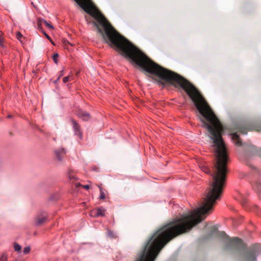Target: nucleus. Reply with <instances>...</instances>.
<instances>
[{"label":"nucleus","instance_id":"39448f33","mask_svg":"<svg viewBox=\"0 0 261 261\" xmlns=\"http://www.w3.org/2000/svg\"><path fill=\"white\" fill-rule=\"evenodd\" d=\"M47 218V215L46 212H42L40 213L36 218V224L40 225L44 223Z\"/></svg>","mask_w":261,"mask_h":261},{"label":"nucleus","instance_id":"b1692460","mask_svg":"<svg viewBox=\"0 0 261 261\" xmlns=\"http://www.w3.org/2000/svg\"><path fill=\"white\" fill-rule=\"evenodd\" d=\"M63 74H64L63 70L61 71L60 72V74L59 75V77H58V79L56 81H55V82L57 83V81L60 79V77H62L63 75Z\"/></svg>","mask_w":261,"mask_h":261},{"label":"nucleus","instance_id":"2eb2a0df","mask_svg":"<svg viewBox=\"0 0 261 261\" xmlns=\"http://www.w3.org/2000/svg\"><path fill=\"white\" fill-rule=\"evenodd\" d=\"M80 119L83 121H87L90 118V115H79Z\"/></svg>","mask_w":261,"mask_h":261},{"label":"nucleus","instance_id":"6ab92c4d","mask_svg":"<svg viewBox=\"0 0 261 261\" xmlns=\"http://www.w3.org/2000/svg\"><path fill=\"white\" fill-rule=\"evenodd\" d=\"M42 33L44 35V36L46 37V38L49 40L54 45V43H53V42L51 41V39L50 38V37L43 31V30H40Z\"/></svg>","mask_w":261,"mask_h":261},{"label":"nucleus","instance_id":"bb28decb","mask_svg":"<svg viewBox=\"0 0 261 261\" xmlns=\"http://www.w3.org/2000/svg\"><path fill=\"white\" fill-rule=\"evenodd\" d=\"M241 200V202H242V204H243V205L245 204V200L242 199V200Z\"/></svg>","mask_w":261,"mask_h":261},{"label":"nucleus","instance_id":"c756f323","mask_svg":"<svg viewBox=\"0 0 261 261\" xmlns=\"http://www.w3.org/2000/svg\"><path fill=\"white\" fill-rule=\"evenodd\" d=\"M240 196H241L240 198H243L242 195H241Z\"/></svg>","mask_w":261,"mask_h":261},{"label":"nucleus","instance_id":"393cba45","mask_svg":"<svg viewBox=\"0 0 261 261\" xmlns=\"http://www.w3.org/2000/svg\"><path fill=\"white\" fill-rule=\"evenodd\" d=\"M69 78H70V76H67L64 77L63 78V82H64V83H67V82L69 81Z\"/></svg>","mask_w":261,"mask_h":261},{"label":"nucleus","instance_id":"f257e3e1","mask_svg":"<svg viewBox=\"0 0 261 261\" xmlns=\"http://www.w3.org/2000/svg\"><path fill=\"white\" fill-rule=\"evenodd\" d=\"M197 116L202 125L207 129L208 136L212 140V146L216 159L213 173L205 164H201L199 167L205 173H211L213 182L205 194L201 205L162 226L148 241L136 261H154L165 244L177 236L190 231L204 220L213 210L216 201L220 198L225 181L228 162L226 148L222 137L223 126L217 115Z\"/></svg>","mask_w":261,"mask_h":261},{"label":"nucleus","instance_id":"f8f14e48","mask_svg":"<svg viewBox=\"0 0 261 261\" xmlns=\"http://www.w3.org/2000/svg\"><path fill=\"white\" fill-rule=\"evenodd\" d=\"M253 188L258 192H261V180L257 181Z\"/></svg>","mask_w":261,"mask_h":261},{"label":"nucleus","instance_id":"4468645a","mask_svg":"<svg viewBox=\"0 0 261 261\" xmlns=\"http://www.w3.org/2000/svg\"><path fill=\"white\" fill-rule=\"evenodd\" d=\"M98 187L99 188V191H100V195H99V199H105V192L103 190V189H102V188L97 185Z\"/></svg>","mask_w":261,"mask_h":261},{"label":"nucleus","instance_id":"1a4fd4ad","mask_svg":"<svg viewBox=\"0 0 261 261\" xmlns=\"http://www.w3.org/2000/svg\"><path fill=\"white\" fill-rule=\"evenodd\" d=\"M71 122L72 123V126H73V128L74 129V132L75 135L77 136L80 139H82V134L80 131L79 125L74 120H72Z\"/></svg>","mask_w":261,"mask_h":261},{"label":"nucleus","instance_id":"ddd939ff","mask_svg":"<svg viewBox=\"0 0 261 261\" xmlns=\"http://www.w3.org/2000/svg\"><path fill=\"white\" fill-rule=\"evenodd\" d=\"M3 33L2 32H0V46L2 48H5L6 47V46L5 45L4 39L3 37Z\"/></svg>","mask_w":261,"mask_h":261},{"label":"nucleus","instance_id":"f3484780","mask_svg":"<svg viewBox=\"0 0 261 261\" xmlns=\"http://www.w3.org/2000/svg\"><path fill=\"white\" fill-rule=\"evenodd\" d=\"M75 186L76 187H83L84 188H85L86 190H88L90 188L89 185H86L83 186L81 184H80V183L76 184Z\"/></svg>","mask_w":261,"mask_h":261},{"label":"nucleus","instance_id":"f03ea898","mask_svg":"<svg viewBox=\"0 0 261 261\" xmlns=\"http://www.w3.org/2000/svg\"><path fill=\"white\" fill-rule=\"evenodd\" d=\"M197 116L202 125L207 129L208 136L212 140V146L216 159L213 173L205 164H201L199 167L205 173H211L213 182L205 194L201 205L162 226L148 241L136 261H154L165 244L177 236L190 231L204 220L213 210L216 201L220 198L225 181L228 162L226 148L222 137L223 126L217 115Z\"/></svg>","mask_w":261,"mask_h":261},{"label":"nucleus","instance_id":"6e6552de","mask_svg":"<svg viewBox=\"0 0 261 261\" xmlns=\"http://www.w3.org/2000/svg\"><path fill=\"white\" fill-rule=\"evenodd\" d=\"M243 261H256L255 254L252 251H248L245 253Z\"/></svg>","mask_w":261,"mask_h":261},{"label":"nucleus","instance_id":"c85d7f7f","mask_svg":"<svg viewBox=\"0 0 261 261\" xmlns=\"http://www.w3.org/2000/svg\"><path fill=\"white\" fill-rule=\"evenodd\" d=\"M80 114L84 115V114H85L83 112H80Z\"/></svg>","mask_w":261,"mask_h":261},{"label":"nucleus","instance_id":"a211bd4d","mask_svg":"<svg viewBox=\"0 0 261 261\" xmlns=\"http://www.w3.org/2000/svg\"><path fill=\"white\" fill-rule=\"evenodd\" d=\"M30 250L31 248L29 246L25 247L23 250V252L24 254H27L29 253L30 251Z\"/></svg>","mask_w":261,"mask_h":261},{"label":"nucleus","instance_id":"20e7f679","mask_svg":"<svg viewBox=\"0 0 261 261\" xmlns=\"http://www.w3.org/2000/svg\"><path fill=\"white\" fill-rule=\"evenodd\" d=\"M218 235L224 240L227 248L242 249L244 247L242 241L237 238H230L224 231L219 232Z\"/></svg>","mask_w":261,"mask_h":261},{"label":"nucleus","instance_id":"5701e85b","mask_svg":"<svg viewBox=\"0 0 261 261\" xmlns=\"http://www.w3.org/2000/svg\"><path fill=\"white\" fill-rule=\"evenodd\" d=\"M108 236H109L111 238H114V235L113 234V231H111L110 230H108Z\"/></svg>","mask_w":261,"mask_h":261},{"label":"nucleus","instance_id":"0eeeda50","mask_svg":"<svg viewBox=\"0 0 261 261\" xmlns=\"http://www.w3.org/2000/svg\"><path fill=\"white\" fill-rule=\"evenodd\" d=\"M55 153L56 154V158L57 160L61 162L63 160V159L64 155L66 153V150L63 148H59L55 151Z\"/></svg>","mask_w":261,"mask_h":261},{"label":"nucleus","instance_id":"7ed1b4c3","mask_svg":"<svg viewBox=\"0 0 261 261\" xmlns=\"http://www.w3.org/2000/svg\"><path fill=\"white\" fill-rule=\"evenodd\" d=\"M235 128L233 130L236 132L231 134V139L234 143L238 146H243L247 150V155L251 156L254 155H260V151L261 149H257L256 147L251 143L242 144L238 133H241L244 135L247 134V131L251 129L247 123H238L234 124Z\"/></svg>","mask_w":261,"mask_h":261},{"label":"nucleus","instance_id":"a878e982","mask_svg":"<svg viewBox=\"0 0 261 261\" xmlns=\"http://www.w3.org/2000/svg\"><path fill=\"white\" fill-rule=\"evenodd\" d=\"M64 43L65 45L70 44L69 42L67 40H64Z\"/></svg>","mask_w":261,"mask_h":261},{"label":"nucleus","instance_id":"9b49d317","mask_svg":"<svg viewBox=\"0 0 261 261\" xmlns=\"http://www.w3.org/2000/svg\"><path fill=\"white\" fill-rule=\"evenodd\" d=\"M67 175L69 179L72 182L77 180V177L74 174L73 171L70 169L68 171Z\"/></svg>","mask_w":261,"mask_h":261},{"label":"nucleus","instance_id":"423d86ee","mask_svg":"<svg viewBox=\"0 0 261 261\" xmlns=\"http://www.w3.org/2000/svg\"><path fill=\"white\" fill-rule=\"evenodd\" d=\"M44 24L48 29L53 30V26L49 23L47 22L45 19L41 18H38L37 19V25L39 30H43L42 25Z\"/></svg>","mask_w":261,"mask_h":261},{"label":"nucleus","instance_id":"412c9836","mask_svg":"<svg viewBox=\"0 0 261 261\" xmlns=\"http://www.w3.org/2000/svg\"><path fill=\"white\" fill-rule=\"evenodd\" d=\"M16 37L17 39L22 42L21 38H22V35L20 32H17L16 33Z\"/></svg>","mask_w":261,"mask_h":261},{"label":"nucleus","instance_id":"9d476101","mask_svg":"<svg viewBox=\"0 0 261 261\" xmlns=\"http://www.w3.org/2000/svg\"><path fill=\"white\" fill-rule=\"evenodd\" d=\"M106 210L103 207H99L95 210L94 212V217H98L99 216L103 217L105 215V212Z\"/></svg>","mask_w":261,"mask_h":261},{"label":"nucleus","instance_id":"dca6fc26","mask_svg":"<svg viewBox=\"0 0 261 261\" xmlns=\"http://www.w3.org/2000/svg\"><path fill=\"white\" fill-rule=\"evenodd\" d=\"M14 249L16 251H20L21 249V246L17 243H14Z\"/></svg>","mask_w":261,"mask_h":261},{"label":"nucleus","instance_id":"cd10ccee","mask_svg":"<svg viewBox=\"0 0 261 261\" xmlns=\"http://www.w3.org/2000/svg\"><path fill=\"white\" fill-rule=\"evenodd\" d=\"M12 115H8V118H11L12 117Z\"/></svg>","mask_w":261,"mask_h":261},{"label":"nucleus","instance_id":"4be33fe9","mask_svg":"<svg viewBox=\"0 0 261 261\" xmlns=\"http://www.w3.org/2000/svg\"><path fill=\"white\" fill-rule=\"evenodd\" d=\"M0 261H7V257L5 254H3L1 258Z\"/></svg>","mask_w":261,"mask_h":261},{"label":"nucleus","instance_id":"aec40b11","mask_svg":"<svg viewBox=\"0 0 261 261\" xmlns=\"http://www.w3.org/2000/svg\"><path fill=\"white\" fill-rule=\"evenodd\" d=\"M59 57V55L58 54L56 53V54H55L53 56V60L54 61V62L56 63V64H57L58 63V60H57V58H58Z\"/></svg>","mask_w":261,"mask_h":261},{"label":"nucleus","instance_id":"7c9ffc66","mask_svg":"<svg viewBox=\"0 0 261 261\" xmlns=\"http://www.w3.org/2000/svg\"><path fill=\"white\" fill-rule=\"evenodd\" d=\"M259 130H260V131H261V128H260Z\"/></svg>","mask_w":261,"mask_h":261}]
</instances>
